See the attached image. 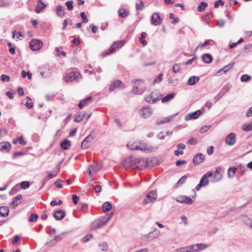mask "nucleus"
Segmentation results:
<instances>
[{
    "label": "nucleus",
    "mask_w": 252,
    "mask_h": 252,
    "mask_svg": "<svg viewBox=\"0 0 252 252\" xmlns=\"http://www.w3.org/2000/svg\"><path fill=\"white\" fill-rule=\"evenodd\" d=\"M175 94L174 93L169 94L162 99V102L163 103L167 102L173 98Z\"/></svg>",
    "instance_id": "nucleus-45"
},
{
    "label": "nucleus",
    "mask_w": 252,
    "mask_h": 252,
    "mask_svg": "<svg viewBox=\"0 0 252 252\" xmlns=\"http://www.w3.org/2000/svg\"><path fill=\"white\" fill-rule=\"evenodd\" d=\"M144 8V3L141 0L140 4L136 3L135 4V8L136 10H142Z\"/></svg>",
    "instance_id": "nucleus-49"
},
{
    "label": "nucleus",
    "mask_w": 252,
    "mask_h": 252,
    "mask_svg": "<svg viewBox=\"0 0 252 252\" xmlns=\"http://www.w3.org/2000/svg\"><path fill=\"white\" fill-rule=\"evenodd\" d=\"M251 79V76L247 74H244L241 77V81L242 82H247Z\"/></svg>",
    "instance_id": "nucleus-54"
},
{
    "label": "nucleus",
    "mask_w": 252,
    "mask_h": 252,
    "mask_svg": "<svg viewBox=\"0 0 252 252\" xmlns=\"http://www.w3.org/2000/svg\"><path fill=\"white\" fill-rule=\"evenodd\" d=\"M147 165V160L144 158H135L132 159L131 158H127L122 163V166L125 168L133 166H136L137 167L140 166V168H145Z\"/></svg>",
    "instance_id": "nucleus-1"
},
{
    "label": "nucleus",
    "mask_w": 252,
    "mask_h": 252,
    "mask_svg": "<svg viewBox=\"0 0 252 252\" xmlns=\"http://www.w3.org/2000/svg\"><path fill=\"white\" fill-rule=\"evenodd\" d=\"M113 214L112 213L110 215L105 216L102 220H97L94 221L90 226L91 229L95 230L103 226L111 219Z\"/></svg>",
    "instance_id": "nucleus-2"
},
{
    "label": "nucleus",
    "mask_w": 252,
    "mask_h": 252,
    "mask_svg": "<svg viewBox=\"0 0 252 252\" xmlns=\"http://www.w3.org/2000/svg\"><path fill=\"white\" fill-rule=\"evenodd\" d=\"M125 87V84L123 83V82H122L120 80H117L113 81V83L111 84L109 88V91L111 92L117 88L123 89Z\"/></svg>",
    "instance_id": "nucleus-13"
},
{
    "label": "nucleus",
    "mask_w": 252,
    "mask_h": 252,
    "mask_svg": "<svg viewBox=\"0 0 252 252\" xmlns=\"http://www.w3.org/2000/svg\"><path fill=\"white\" fill-rule=\"evenodd\" d=\"M147 33L145 32H142L141 33L140 37H139V40L143 45L146 46L147 44L146 40H144V38L146 37Z\"/></svg>",
    "instance_id": "nucleus-44"
},
{
    "label": "nucleus",
    "mask_w": 252,
    "mask_h": 252,
    "mask_svg": "<svg viewBox=\"0 0 252 252\" xmlns=\"http://www.w3.org/2000/svg\"><path fill=\"white\" fill-rule=\"evenodd\" d=\"M93 139V136L91 134H89L82 142L81 148L83 149H86L89 148L90 147V143Z\"/></svg>",
    "instance_id": "nucleus-17"
},
{
    "label": "nucleus",
    "mask_w": 252,
    "mask_h": 252,
    "mask_svg": "<svg viewBox=\"0 0 252 252\" xmlns=\"http://www.w3.org/2000/svg\"><path fill=\"white\" fill-rule=\"evenodd\" d=\"M140 112V116L144 119L149 118L153 113L152 108L149 106L142 107Z\"/></svg>",
    "instance_id": "nucleus-7"
},
{
    "label": "nucleus",
    "mask_w": 252,
    "mask_h": 252,
    "mask_svg": "<svg viewBox=\"0 0 252 252\" xmlns=\"http://www.w3.org/2000/svg\"><path fill=\"white\" fill-rule=\"evenodd\" d=\"M197 247L198 246L196 245V244H194L188 247V249L189 250V252H197L198 251Z\"/></svg>",
    "instance_id": "nucleus-50"
},
{
    "label": "nucleus",
    "mask_w": 252,
    "mask_h": 252,
    "mask_svg": "<svg viewBox=\"0 0 252 252\" xmlns=\"http://www.w3.org/2000/svg\"><path fill=\"white\" fill-rule=\"evenodd\" d=\"M80 74L77 72H72L66 74L65 79L66 82H71L77 80Z\"/></svg>",
    "instance_id": "nucleus-12"
},
{
    "label": "nucleus",
    "mask_w": 252,
    "mask_h": 252,
    "mask_svg": "<svg viewBox=\"0 0 252 252\" xmlns=\"http://www.w3.org/2000/svg\"><path fill=\"white\" fill-rule=\"evenodd\" d=\"M11 149V145L9 143L3 142L0 143V150H4L5 152H9Z\"/></svg>",
    "instance_id": "nucleus-25"
},
{
    "label": "nucleus",
    "mask_w": 252,
    "mask_h": 252,
    "mask_svg": "<svg viewBox=\"0 0 252 252\" xmlns=\"http://www.w3.org/2000/svg\"><path fill=\"white\" fill-rule=\"evenodd\" d=\"M177 114L176 115H172V116H170L169 117H166V118H164L163 119V121H158L157 123V125H161V124H163L164 123H167V122H169L170 121H171L172 119H174V118L176 116Z\"/></svg>",
    "instance_id": "nucleus-37"
},
{
    "label": "nucleus",
    "mask_w": 252,
    "mask_h": 252,
    "mask_svg": "<svg viewBox=\"0 0 252 252\" xmlns=\"http://www.w3.org/2000/svg\"><path fill=\"white\" fill-rule=\"evenodd\" d=\"M124 44V41H118L115 42L110 48L102 54V56L103 57H105L113 53L116 50V49L121 48Z\"/></svg>",
    "instance_id": "nucleus-5"
},
{
    "label": "nucleus",
    "mask_w": 252,
    "mask_h": 252,
    "mask_svg": "<svg viewBox=\"0 0 252 252\" xmlns=\"http://www.w3.org/2000/svg\"><path fill=\"white\" fill-rule=\"evenodd\" d=\"M234 64V63H230L229 64L224 66L222 68L220 69L218 73H220L221 71H223L224 73H225L228 71Z\"/></svg>",
    "instance_id": "nucleus-42"
},
{
    "label": "nucleus",
    "mask_w": 252,
    "mask_h": 252,
    "mask_svg": "<svg viewBox=\"0 0 252 252\" xmlns=\"http://www.w3.org/2000/svg\"><path fill=\"white\" fill-rule=\"evenodd\" d=\"M196 245L198 246V251L203 250L207 247L206 244H203L201 243L197 244Z\"/></svg>",
    "instance_id": "nucleus-61"
},
{
    "label": "nucleus",
    "mask_w": 252,
    "mask_h": 252,
    "mask_svg": "<svg viewBox=\"0 0 252 252\" xmlns=\"http://www.w3.org/2000/svg\"><path fill=\"white\" fill-rule=\"evenodd\" d=\"M160 235V232L157 229L155 228L153 231L149 233L146 236L148 240H152L158 238Z\"/></svg>",
    "instance_id": "nucleus-16"
},
{
    "label": "nucleus",
    "mask_w": 252,
    "mask_h": 252,
    "mask_svg": "<svg viewBox=\"0 0 252 252\" xmlns=\"http://www.w3.org/2000/svg\"><path fill=\"white\" fill-rule=\"evenodd\" d=\"M176 252H189L187 247H184L176 250Z\"/></svg>",
    "instance_id": "nucleus-64"
},
{
    "label": "nucleus",
    "mask_w": 252,
    "mask_h": 252,
    "mask_svg": "<svg viewBox=\"0 0 252 252\" xmlns=\"http://www.w3.org/2000/svg\"><path fill=\"white\" fill-rule=\"evenodd\" d=\"M137 143H138L137 150L145 152H150L153 150V147L152 146L148 145L142 141H137Z\"/></svg>",
    "instance_id": "nucleus-9"
},
{
    "label": "nucleus",
    "mask_w": 252,
    "mask_h": 252,
    "mask_svg": "<svg viewBox=\"0 0 252 252\" xmlns=\"http://www.w3.org/2000/svg\"><path fill=\"white\" fill-rule=\"evenodd\" d=\"M99 247L102 251H107L108 249V245L106 242L100 243L98 244Z\"/></svg>",
    "instance_id": "nucleus-48"
},
{
    "label": "nucleus",
    "mask_w": 252,
    "mask_h": 252,
    "mask_svg": "<svg viewBox=\"0 0 252 252\" xmlns=\"http://www.w3.org/2000/svg\"><path fill=\"white\" fill-rule=\"evenodd\" d=\"M202 59L204 62L207 63H211L213 61L212 55L208 53L204 54L202 56Z\"/></svg>",
    "instance_id": "nucleus-30"
},
{
    "label": "nucleus",
    "mask_w": 252,
    "mask_h": 252,
    "mask_svg": "<svg viewBox=\"0 0 252 252\" xmlns=\"http://www.w3.org/2000/svg\"><path fill=\"white\" fill-rule=\"evenodd\" d=\"M187 179V176L186 175H184L182 176L178 181V184H184Z\"/></svg>",
    "instance_id": "nucleus-63"
},
{
    "label": "nucleus",
    "mask_w": 252,
    "mask_h": 252,
    "mask_svg": "<svg viewBox=\"0 0 252 252\" xmlns=\"http://www.w3.org/2000/svg\"><path fill=\"white\" fill-rule=\"evenodd\" d=\"M63 204V201L62 200H59L58 202L55 200H53L51 202L50 205L52 206H56V205H61Z\"/></svg>",
    "instance_id": "nucleus-62"
},
{
    "label": "nucleus",
    "mask_w": 252,
    "mask_h": 252,
    "mask_svg": "<svg viewBox=\"0 0 252 252\" xmlns=\"http://www.w3.org/2000/svg\"><path fill=\"white\" fill-rule=\"evenodd\" d=\"M60 168V166H57V170H54L53 171V173H51L49 171H47V173L48 174L47 179H45L43 182V184H44L46 182L47 180L51 179H52V178L55 177L58 175V174L59 172Z\"/></svg>",
    "instance_id": "nucleus-22"
},
{
    "label": "nucleus",
    "mask_w": 252,
    "mask_h": 252,
    "mask_svg": "<svg viewBox=\"0 0 252 252\" xmlns=\"http://www.w3.org/2000/svg\"><path fill=\"white\" fill-rule=\"evenodd\" d=\"M151 21L152 24L155 26H158L161 24V19L158 13H154L152 17Z\"/></svg>",
    "instance_id": "nucleus-20"
},
{
    "label": "nucleus",
    "mask_w": 252,
    "mask_h": 252,
    "mask_svg": "<svg viewBox=\"0 0 252 252\" xmlns=\"http://www.w3.org/2000/svg\"><path fill=\"white\" fill-rule=\"evenodd\" d=\"M0 79L3 82H9L10 81V77L7 75L2 74L0 76Z\"/></svg>",
    "instance_id": "nucleus-57"
},
{
    "label": "nucleus",
    "mask_w": 252,
    "mask_h": 252,
    "mask_svg": "<svg viewBox=\"0 0 252 252\" xmlns=\"http://www.w3.org/2000/svg\"><path fill=\"white\" fill-rule=\"evenodd\" d=\"M112 208V205L109 202H104L102 206V209L105 213L109 211Z\"/></svg>",
    "instance_id": "nucleus-34"
},
{
    "label": "nucleus",
    "mask_w": 252,
    "mask_h": 252,
    "mask_svg": "<svg viewBox=\"0 0 252 252\" xmlns=\"http://www.w3.org/2000/svg\"><path fill=\"white\" fill-rule=\"evenodd\" d=\"M73 3L72 0H68L65 2V5L67 6L68 10L71 11L73 9Z\"/></svg>",
    "instance_id": "nucleus-52"
},
{
    "label": "nucleus",
    "mask_w": 252,
    "mask_h": 252,
    "mask_svg": "<svg viewBox=\"0 0 252 252\" xmlns=\"http://www.w3.org/2000/svg\"><path fill=\"white\" fill-rule=\"evenodd\" d=\"M176 200L178 202L188 205H190L193 203V200L190 197L185 195H180L178 196L176 198Z\"/></svg>",
    "instance_id": "nucleus-10"
},
{
    "label": "nucleus",
    "mask_w": 252,
    "mask_h": 252,
    "mask_svg": "<svg viewBox=\"0 0 252 252\" xmlns=\"http://www.w3.org/2000/svg\"><path fill=\"white\" fill-rule=\"evenodd\" d=\"M172 69L174 73H177L179 72L180 70V66L179 64L175 63L173 65Z\"/></svg>",
    "instance_id": "nucleus-53"
},
{
    "label": "nucleus",
    "mask_w": 252,
    "mask_h": 252,
    "mask_svg": "<svg viewBox=\"0 0 252 252\" xmlns=\"http://www.w3.org/2000/svg\"><path fill=\"white\" fill-rule=\"evenodd\" d=\"M63 235L64 234L62 233L55 236L52 240H50L49 242H47L46 243V245L49 246L50 247L54 245L57 242L60 241L62 240Z\"/></svg>",
    "instance_id": "nucleus-18"
},
{
    "label": "nucleus",
    "mask_w": 252,
    "mask_h": 252,
    "mask_svg": "<svg viewBox=\"0 0 252 252\" xmlns=\"http://www.w3.org/2000/svg\"><path fill=\"white\" fill-rule=\"evenodd\" d=\"M197 143V141L194 138H191L187 141V144L189 145H196Z\"/></svg>",
    "instance_id": "nucleus-58"
},
{
    "label": "nucleus",
    "mask_w": 252,
    "mask_h": 252,
    "mask_svg": "<svg viewBox=\"0 0 252 252\" xmlns=\"http://www.w3.org/2000/svg\"><path fill=\"white\" fill-rule=\"evenodd\" d=\"M199 80V78L197 76H191L188 81V84L189 85H194L196 84Z\"/></svg>",
    "instance_id": "nucleus-33"
},
{
    "label": "nucleus",
    "mask_w": 252,
    "mask_h": 252,
    "mask_svg": "<svg viewBox=\"0 0 252 252\" xmlns=\"http://www.w3.org/2000/svg\"><path fill=\"white\" fill-rule=\"evenodd\" d=\"M118 13L120 17L122 18H125L128 16L129 12L126 10L120 9L118 11Z\"/></svg>",
    "instance_id": "nucleus-39"
},
{
    "label": "nucleus",
    "mask_w": 252,
    "mask_h": 252,
    "mask_svg": "<svg viewBox=\"0 0 252 252\" xmlns=\"http://www.w3.org/2000/svg\"><path fill=\"white\" fill-rule=\"evenodd\" d=\"M38 71L43 78H48L52 75L53 69L50 65L44 64L38 67Z\"/></svg>",
    "instance_id": "nucleus-3"
},
{
    "label": "nucleus",
    "mask_w": 252,
    "mask_h": 252,
    "mask_svg": "<svg viewBox=\"0 0 252 252\" xmlns=\"http://www.w3.org/2000/svg\"><path fill=\"white\" fill-rule=\"evenodd\" d=\"M53 216L57 220H60L65 217V214L63 210H58L54 213Z\"/></svg>",
    "instance_id": "nucleus-24"
},
{
    "label": "nucleus",
    "mask_w": 252,
    "mask_h": 252,
    "mask_svg": "<svg viewBox=\"0 0 252 252\" xmlns=\"http://www.w3.org/2000/svg\"><path fill=\"white\" fill-rule=\"evenodd\" d=\"M81 18L83 19L82 22L83 23H87L88 22V19L84 12H82L80 13Z\"/></svg>",
    "instance_id": "nucleus-55"
},
{
    "label": "nucleus",
    "mask_w": 252,
    "mask_h": 252,
    "mask_svg": "<svg viewBox=\"0 0 252 252\" xmlns=\"http://www.w3.org/2000/svg\"><path fill=\"white\" fill-rule=\"evenodd\" d=\"M9 210L7 206H1L0 207V216L5 217L8 215Z\"/></svg>",
    "instance_id": "nucleus-28"
},
{
    "label": "nucleus",
    "mask_w": 252,
    "mask_h": 252,
    "mask_svg": "<svg viewBox=\"0 0 252 252\" xmlns=\"http://www.w3.org/2000/svg\"><path fill=\"white\" fill-rule=\"evenodd\" d=\"M157 198V192L155 190H151L147 194L145 198L143 200V202L145 204H148L154 201Z\"/></svg>",
    "instance_id": "nucleus-8"
},
{
    "label": "nucleus",
    "mask_w": 252,
    "mask_h": 252,
    "mask_svg": "<svg viewBox=\"0 0 252 252\" xmlns=\"http://www.w3.org/2000/svg\"><path fill=\"white\" fill-rule=\"evenodd\" d=\"M208 6V3L204 1L200 2L198 6L197 7V10L200 12H202L205 10V8Z\"/></svg>",
    "instance_id": "nucleus-41"
},
{
    "label": "nucleus",
    "mask_w": 252,
    "mask_h": 252,
    "mask_svg": "<svg viewBox=\"0 0 252 252\" xmlns=\"http://www.w3.org/2000/svg\"><path fill=\"white\" fill-rule=\"evenodd\" d=\"M38 218V215L36 214L32 213L28 219L30 222H35Z\"/></svg>",
    "instance_id": "nucleus-47"
},
{
    "label": "nucleus",
    "mask_w": 252,
    "mask_h": 252,
    "mask_svg": "<svg viewBox=\"0 0 252 252\" xmlns=\"http://www.w3.org/2000/svg\"><path fill=\"white\" fill-rule=\"evenodd\" d=\"M43 45L42 41L38 39H32L30 42L29 47L32 51L40 50Z\"/></svg>",
    "instance_id": "nucleus-6"
},
{
    "label": "nucleus",
    "mask_w": 252,
    "mask_h": 252,
    "mask_svg": "<svg viewBox=\"0 0 252 252\" xmlns=\"http://www.w3.org/2000/svg\"><path fill=\"white\" fill-rule=\"evenodd\" d=\"M225 21L223 19H220L217 21V25L219 27H223L225 25Z\"/></svg>",
    "instance_id": "nucleus-59"
},
{
    "label": "nucleus",
    "mask_w": 252,
    "mask_h": 252,
    "mask_svg": "<svg viewBox=\"0 0 252 252\" xmlns=\"http://www.w3.org/2000/svg\"><path fill=\"white\" fill-rule=\"evenodd\" d=\"M72 199L73 203L74 204H77L78 203V201L79 199V197L76 194H73L72 196Z\"/></svg>",
    "instance_id": "nucleus-60"
},
{
    "label": "nucleus",
    "mask_w": 252,
    "mask_h": 252,
    "mask_svg": "<svg viewBox=\"0 0 252 252\" xmlns=\"http://www.w3.org/2000/svg\"><path fill=\"white\" fill-rule=\"evenodd\" d=\"M93 170V173L95 174V173L99 171L102 168L101 164L94 165L92 164L89 166Z\"/></svg>",
    "instance_id": "nucleus-38"
},
{
    "label": "nucleus",
    "mask_w": 252,
    "mask_h": 252,
    "mask_svg": "<svg viewBox=\"0 0 252 252\" xmlns=\"http://www.w3.org/2000/svg\"><path fill=\"white\" fill-rule=\"evenodd\" d=\"M60 146L63 150H66L68 149L70 147L71 143L69 140L67 139H64L63 141L61 142Z\"/></svg>",
    "instance_id": "nucleus-29"
},
{
    "label": "nucleus",
    "mask_w": 252,
    "mask_h": 252,
    "mask_svg": "<svg viewBox=\"0 0 252 252\" xmlns=\"http://www.w3.org/2000/svg\"><path fill=\"white\" fill-rule=\"evenodd\" d=\"M92 101V97L91 96H89L86 98L81 100L78 104V106L79 108L82 109L83 107L86 106L88 104L89 102Z\"/></svg>",
    "instance_id": "nucleus-26"
},
{
    "label": "nucleus",
    "mask_w": 252,
    "mask_h": 252,
    "mask_svg": "<svg viewBox=\"0 0 252 252\" xmlns=\"http://www.w3.org/2000/svg\"><path fill=\"white\" fill-rule=\"evenodd\" d=\"M220 166H218L216 167L214 176V181L216 182H218L220 181L222 178V175L220 173Z\"/></svg>",
    "instance_id": "nucleus-23"
},
{
    "label": "nucleus",
    "mask_w": 252,
    "mask_h": 252,
    "mask_svg": "<svg viewBox=\"0 0 252 252\" xmlns=\"http://www.w3.org/2000/svg\"><path fill=\"white\" fill-rule=\"evenodd\" d=\"M30 186V184L28 181H23L21 184V188L26 189Z\"/></svg>",
    "instance_id": "nucleus-56"
},
{
    "label": "nucleus",
    "mask_w": 252,
    "mask_h": 252,
    "mask_svg": "<svg viewBox=\"0 0 252 252\" xmlns=\"http://www.w3.org/2000/svg\"><path fill=\"white\" fill-rule=\"evenodd\" d=\"M236 168L235 167H230L228 169L227 175L230 178L233 177L235 175Z\"/></svg>",
    "instance_id": "nucleus-43"
},
{
    "label": "nucleus",
    "mask_w": 252,
    "mask_h": 252,
    "mask_svg": "<svg viewBox=\"0 0 252 252\" xmlns=\"http://www.w3.org/2000/svg\"><path fill=\"white\" fill-rule=\"evenodd\" d=\"M161 95L157 91L152 92L145 97V101L149 103H155L161 99Z\"/></svg>",
    "instance_id": "nucleus-4"
},
{
    "label": "nucleus",
    "mask_w": 252,
    "mask_h": 252,
    "mask_svg": "<svg viewBox=\"0 0 252 252\" xmlns=\"http://www.w3.org/2000/svg\"><path fill=\"white\" fill-rule=\"evenodd\" d=\"M93 238V235L92 234H89L85 236H84L82 239V241L84 243L88 242L89 241H90L91 239Z\"/></svg>",
    "instance_id": "nucleus-51"
},
{
    "label": "nucleus",
    "mask_w": 252,
    "mask_h": 252,
    "mask_svg": "<svg viewBox=\"0 0 252 252\" xmlns=\"http://www.w3.org/2000/svg\"><path fill=\"white\" fill-rule=\"evenodd\" d=\"M213 176V173L212 171H208L205 173L201 178L200 183L203 185V187L207 186L209 184V180L207 179L208 178L212 177Z\"/></svg>",
    "instance_id": "nucleus-15"
},
{
    "label": "nucleus",
    "mask_w": 252,
    "mask_h": 252,
    "mask_svg": "<svg viewBox=\"0 0 252 252\" xmlns=\"http://www.w3.org/2000/svg\"><path fill=\"white\" fill-rule=\"evenodd\" d=\"M240 218L243 222L249 226L251 225V223H252V220L246 216H241Z\"/></svg>",
    "instance_id": "nucleus-36"
},
{
    "label": "nucleus",
    "mask_w": 252,
    "mask_h": 252,
    "mask_svg": "<svg viewBox=\"0 0 252 252\" xmlns=\"http://www.w3.org/2000/svg\"><path fill=\"white\" fill-rule=\"evenodd\" d=\"M57 15L61 17H63L65 15L64 7L61 5H59L56 8Z\"/></svg>",
    "instance_id": "nucleus-27"
},
{
    "label": "nucleus",
    "mask_w": 252,
    "mask_h": 252,
    "mask_svg": "<svg viewBox=\"0 0 252 252\" xmlns=\"http://www.w3.org/2000/svg\"><path fill=\"white\" fill-rule=\"evenodd\" d=\"M236 141V134L233 132L229 133L226 137L225 140V144L229 146L234 145Z\"/></svg>",
    "instance_id": "nucleus-11"
},
{
    "label": "nucleus",
    "mask_w": 252,
    "mask_h": 252,
    "mask_svg": "<svg viewBox=\"0 0 252 252\" xmlns=\"http://www.w3.org/2000/svg\"><path fill=\"white\" fill-rule=\"evenodd\" d=\"M215 44V42L212 39L206 40L203 43H200L199 44V46H200V48H204L206 46L209 45L211 46L214 45Z\"/></svg>",
    "instance_id": "nucleus-40"
},
{
    "label": "nucleus",
    "mask_w": 252,
    "mask_h": 252,
    "mask_svg": "<svg viewBox=\"0 0 252 252\" xmlns=\"http://www.w3.org/2000/svg\"><path fill=\"white\" fill-rule=\"evenodd\" d=\"M46 6L47 5L41 0H38L34 8V11L36 13H39L43 9L46 7Z\"/></svg>",
    "instance_id": "nucleus-19"
},
{
    "label": "nucleus",
    "mask_w": 252,
    "mask_h": 252,
    "mask_svg": "<svg viewBox=\"0 0 252 252\" xmlns=\"http://www.w3.org/2000/svg\"><path fill=\"white\" fill-rule=\"evenodd\" d=\"M138 143L137 141H129L127 144V148L131 150H137Z\"/></svg>",
    "instance_id": "nucleus-31"
},
{
    "label": "nucleus",
    "mask_w": 252,
    "mask_h": 252,
    "mask_svg": "<svg viewBox=\"0 0 252 252\" xmlns=\"http://www.w3.org/2000/svg\"><path fill=\"white\" fill-rule=\"evenodd\" d=\"M242 129L245 131H248L252 130V121L249 124H245L242 126Z\"/></svg>",
    "instance_id": "nucleus-46"
},
{
    "label": "nucleus",
    "mask_w": 252,
    "mask_h": 252,
    "mask_svg": "<svg viewBox=\"0 0 252 252\" xmlns=\"http://www.w3.org/2000/svg\"><path fill=\"white\" fill-rule=\"evenodd\" d=\"M203 112L200 110H198L194 112L188 114L185 117V120L186 121H189L191 119H196L198 118L199 116L203 114Z\"/></svg>",
    "instance_id": "nucleus-14"
},
{
    "label": "nucleus",
    "mask_w": 252,
    "mask_h": 252,
    "mask_svg": "<svg viewBox=\"0 0 252 252\" xmlns=\"http://www.w3.org/2000/svg\"><path fill=\"white\" fill-rule=\"evenodd\" d=\"M21 198L22 195L21 194H18L13 198L12 201L10 204L12 208L14 209L18 206V203H17V201L20 200Z\"/></svg>",
    "instance_id": "nucleus-32"
},
{
    "label": "nucleus",
    "mask_w": 252,
    "mask_h": 252,
    "mask_svg": "<svg viewBox=\"0 0 252 252\" xmlns=\"http://www.w3.org/2000/svg\"><path fill=\"white\" fill-rule=\"evenodd\" d=\"M205 159L204 156L201 154H197L195 155L193 158V162L194 164H199L202 163Z\"/></svg>",
    "instance_id": "nucleus-21"
},
{
    "label": "nucleus",
    "mask_w": 252,
    "mask_h": 252,
    "mask_svg": "<svg viewBox=\"0 0 252 252\" xmlns=\"http://www.w3.org/2000/svg\"><path fill=\"white\" fill-rule=\"evenodd\" d=\"M86 112L84 111L81 112L74 118V121L76 123L80 122L82 119L85 117Z\"/></svg>",
    "instance_id": "nucleus-35"
}]
</instances>
